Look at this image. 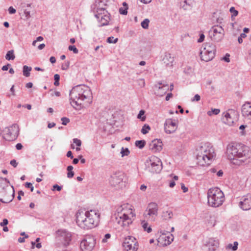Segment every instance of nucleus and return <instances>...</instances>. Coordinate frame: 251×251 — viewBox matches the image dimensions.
I'll use <instances>...</instances> for the list:
<instances>
[{"mask_svg":"<svg viewBox=\"0 0 251 251\" xmlns=\"http://www.w3.org/2000/svg\"><path fill=\"white\" fill-rule=\"evenodd\" d=\"M70 100L72 106L75 109H80L85 103L92 101V93L90 88L85 85H77L70 91Z\"/></svg>","mask_w":251,"mask_h":251,"instance_id":"obj_1","label":"nucleus"},{"mask_svg":"<svg viewBox=\"0 0 251 251\" xmlns=\"http://www.w3.org/2000/svg\"><path fill=\"white\" fill-rule=\"evenodd\" d=\"M100 217V214L96 210L78 211L76 214V222L81 228L89 229L97 226Z\"/></svg>","mask_w":251,"mask_h":251,"instance_id":"obj_2","label":"nucleus"},{"mask_svg":"<svg viewBox=\"0 0 251 251\" xmlns=\"http://www.w3.org/2000/svg\"><path fill=\"white\" fill-rule=\"evenodd\" d=\"M196 153L197 163L202 166L210 164L215 156L214 149L208 142L201 143L196 149Z\"/></svg>","mask_w":251,"mask_h":251,"instance_id":"obj_3","label":"nucleus"},{"mask_svg":"<svg viewBox=\"0 0 251 251\" xmlns=\"http://www.w3.org/2000/svg\"><path fill=\"white\" fill-rule=\"evenodd\" d=\"M126 207L125 205L118 207L114 214L115 222L122 227L131 224L132 223L131 217L135 216L131 209L126 208Z\"/></svg>","mask_w":251,"mask_h":251,"instance_id":"obj_4","label":"nucleus"},{"mask_svg":"<svg viewBox=\"0 0 251 251\" xmlns=\"http://www.w3.org/2000/svg\"><path fill=\"white\" fill-rule=\"evenodd\" d=\"M9 181L6 178L0 177V201L7 203L14 198V189L13 186L9 187Z\"/></svg>","mask_w":251,"mask_h":251,"instance_id":"obj_5","label":"nucleus"},{"mask_svg":"<svg viewBox=\"0 0 251 251\" xmlns=\"http://www.w3.org/2000/svg\"><path fill=\"white\" fill-rule=\"evenodd\" d=\"M208 204L213 207L222 205L225 200V195L218 187L209 189L207 191Z\"/></svg>","mask_w":251,"mask_h":251,"instance_id":"obj_6","label":"nucleus"},{"mask_svg":"<svg viewBox=\"0 0 251 251\" xmlns=\"http://www.w3.org/2000/svg\"><path fill=\"white\" fill-rule=\"evenodd\" d=\"M106 5L102 0H99L98 4H96L97 10L95 15V17L101 23L100 26L106 25L110 20V14L105 8L102 6Z\"/></svg>","mask_w":251,"mask_h":251,"instance_id":"obj_7","label":"nucleus"},{"mask_svg":"<svg viewBox=\"0 0 251 251\" xmlns=\"http://www.w3.org/2000/svg\"><path fill=\"white\" fill-rule=\"evenodd\" d=\"M126 175L122 172L118 171L111 175L109 182L112 186L122 189L126 187Z\"/></svg>","mask_w":251,"mask_h":251,"instance_id":"obj_8","label":"nucleus"},{"mask_svg":"<svg viewBox=\"0 0 251 251\" xmlns=\"http://www.w3.org/2000/svg\"><path fill=\"white\" fill-rule=\"evenodd\" d=\"M146 167V170L151 173H159L162 169L161 160L156 156H152L147 160Z\"/></svg>","mask_w":251,"mask_h":251,"instance_id":"obj_9","label":"nucleus"},{"mask_svg":"<svg viewBox=\"0 0 251 251\" xmlns=\"http://www.w3.org/2000/svg\"><path fill=\"white\" fill-rule=\"evenodd\" d=\"M216 47L212 43H206L203 50L200 52L201 58L202 60L208 62L211 60L215 56Z\"/></svg>","mask_w":251,"mask_h":251,"instance_id":"obj_10","label":"nucleus"},{"mask_svg":"<svg viewBox=\"0 0 251 251\" xmlns=\"http://www.w3.org/2000/svg\"><path fill=\"white\" fill-rule=\"evenodd\" d=\"M158 205L156 203H150L143 214L145 219L148 221H154L158 215Z\"/></svg>","mask_w":251,"mask_h":251,"instance_id":"obj_11","label":"nucleus"},{"mask_svg":"<svg viewBox=\"0 0 251 251\" xmlns=\"http://www.w3.org/2000/svg\"><path fill=\"white\" fill-rule=\"evenodd\" d=\"M209 34L213 40L218 42L224 38L225 31L221 26L217 25L212 27L209 31Z\"/></svg>","mask_w":251,"mask_h":251,"instance_id":"obj_12","label":"nucleus"},{"mask_svg":"<svg viewBox=\"0 0 251 251\" xmlns=\"http://www.w3.org/2000/svg\"><path fill=\"white\" fill-rule=\"evenodd\" d=\"M95 244V238L93 236L88 235L81 241L80 248L82 251H91Z\"/></svg>","mask_w":251,"mask_h":251,"instance_id":"obj_13","label":"nucleus"},{"mask_svg":"<svg viewBox=\"0 0 251 251\" xmlns=\"http://www.w3.org/2000/svg\"><path fill=\"white\" fill-rule=\"evenodd\" d=\"M19 132L18 126L17 124H14L5 130L4 138L7 141H13L17 138Z\"/></svg>","mask_w":251,"mask_h":251,"instance_id":"obj_14","label":"nucleus"},{"mask_svg":"<svg viewBox=\"0 0 251 251\" xmlns=\"http://www.w3.org/2000/svg\"><path fill=\"white\" fill-rule=\"evenodd\" d=\"M57 238L62 242V244L67 246L69 245L72 239V234L71 232L64 229L58 230L57 232Z\"/></svg>","mask_w":251,"mask_h":251,"instance_id":"obj_15","label":"nucleus"},{"mask_svg":"<svg viewBox=\"0 0 251 251\" xmlns=\"http://www.w3.org/2000/svg\"><path fill=\"white\" fill-rule=\"evenodd\" d=\"M237 112L233 109H228L223 113L222 120L226 124L231 126L234 123L233 115H236Z\"/></svg>","mask_w":251,"mask_h":251,"instance_id":"obj_16","label":"nucleus"},{"mask_svg":"<svg viewBox=\"0 0 251 251\" xmlns=\"http://www.w3.org/2000/svg\"><path fill=\"white\" fill-rule=\"evenodd\" d=\"M240 149V144L229 145L227 148V156L229 160H234L237 158L238 151Z\"/></svg>","mask_w":251,"mask_h":251,"instance_id":"obj_17","label":"nucleus"},{"mask_svg":"<svg viewBox=\"0 0 251 251\" xmlns=\"http://www.w3.org/2000/svg\"><path fill=\"white\" fill-rule=\"evenodd\" d=\"M177 128V125L175 120L167 119L164 123V130L166 133L171 134L174 132Z\"/></svg>","mask_w":251,"mask_h":251,"instance_id":"obj_18","label":"nucleus"},{"mask_svg":"<svg viewBox=\"0 0 251 251\" xmlns=\"http://www.w3.org/2000/svg\"><path fill=\"white\" fill-rule=\"evenodd\" d=\"M239 206L243 210L247 211L251 209V195L248 194L242 198L239 203Z\"/></svg>","mask_w":251,"mask_h":251,"instance_id":"obj_19","label":"nucleus"},{"mask_svg":"<svg viewBox=\"0 0 251 251\" xmlns=\"http://www.w3.org/2000/svg\"><path fill=\"white\" fill-rule=\"evenodd\" d=\"M160 233L162 235L158 238V242L161 243L163 245H167L170 244L173 241V236L172 234L170 235L166 236L165 231H160Z\"/></svg>","mask_w":251,"mask_h":251,"instance_id":"obj_20","label":"nucleus"},{"mask_svg":"<svg viewBox=\"0 0 251 251\" xmlns=\"http://www.w3.org/2000/svg\"><path fill=\"white\" fill-rule=\"evenodd\" d=\"M251 155V151L248 147L240 144V149L238 151L237 158L243 157H250Z\"/></svg>","mask_w":251,"mask_h":251,"instance_id":"obj_21","label":"nucleus"},{"mask_svg":"<svg viewBox=\"0 0 251 251\" xmlns=\"http://www.w3.org/2000/svg\"><path fill=\"white\" fill-rule=\"evenodd\" d=\"M149 147L153 152L159 151L162 149V143L160 140L156 139L151 141Z\"/></svg>","mask_w":251,"mask_h":251,"instance_id":"obj_22","label":"nucleus"},{"mask_svg":"<svg viewBox=\"0 0 251 251\" xmlns=\"http://www.w3.org/2000/svg\"><path fill=\"white\" fill-rule=\"evenodd\" d=\"M242 113L243 116L251 119V102H246L242 106Z\"/></svg>","mask_w":251,"mask_h":251,"instance_id":"obj_23","label":"nucleus"},{"mask_svg":"<svg viewBox=\"0 0 251 251\" xmlns=\"http://www.w3.org/2000/svg\"><path fill=\"white\" fill-rule=\"evenodd\" d=\"M155 87L158 88L157 94L161 96L165 94L169 90V86L168 84H163L162 82H158Z\"/></svg>","mask_w":251,"mask_h":251,"instance_id":"obj_24","label":"nucleus"},{"mask_svg":"<svg viewBox=\"0 0 251 251\" xmlns=\"http://www.w3.org/2000/svg\"><path fill=\"white\" fill-rule=\"evenodd\" d=\"M174 60V57L169 52H165L162 58V61L166 66H173Z\"/></svg>","mask_w":251,"mask_h":251,"instance_id":"obj_25","label":"nucleus"},{"mask_svg":"<svg viewBox=\"0 0 251 251\" xmlns=\"http://www.w3.org/2000/svg\"><path fill=\"white\" fill-rule=\"evenodd\" d=\"M193 0H183L180 2V6L184 10H189L192 7Z\"/></svg>","mask_w":251,"mask_h":251,"instance_id":"obj_26","label":"nucleus"},{"mask_svg":"<svg viewBox=\"0 0 251 251\" xmlns=\"http://www.w3.org/2000/svg\"><path fill=\"white\" fill-rule=\"evenodd\" d=\"M218 243L214 240L213 239H210L207 246H208V249L209 251H214L217 248Z\"/></svg>","mask_w":251,"mask_h":251,"instance_id":"obj_27","label":"nucleus"},{"mask_svg":"<svg viewBox=\"0 0 251 251\" xmlns=\"http://www.w3.org/2000/svg\"><path fill=\"white\" fill-rule=\"evenodd\" d=\"M123 246L126 251H136L138 249V245L132 246V245L129 244L126 245V243H123Z\"/></svg>","mask_w":251,"mask_h":251,"instance_id":"obj_28","label":"nucleus"},{"mask_svg":"<svg viewBox=\"0 0 251 251\" xmlns=\"http://www.w3.org/2000/svg\"><path fill=\"white\" fill-rule=\"evenodd\" d=\"M173 213L171 210H167L163 211L162 213V217L164 220L168 221L172 218Z\"/></svg>","mask_w":251,"mask_h":251,"instance_id":"obj_29","label":"nucleus"},{"mask_svg":"<svg viewBox=\"0 0 251 251\" xmlns=\"http://www.w3.org/2000/svg\"><path fill=\"white\" fill-rule=\"evenodd\" d=\"M123 243H126V245L129 244H131L132 246L138 245L135 238L134 237L130 236H128L126 238Z\"/></svg>","mask_w":251,"mask_h":251,"instance_id":"obj_30","label":"nucleus"},{"mask_svg":"<svg viewBox=\"0 0 251 251\" xmlns=\"http://www.w3.org/2000/svg\"><path fill=\"white\" fill-rule=\"evenodd\" d=\"M15 56L13 50H10L7 51L5 55V59L7 60H14Z\"/></svg>","mask_w":251,"mask_h":251,"instance_id":"obj_31","label":"nucleus"},{"mask_svg":"<svg viewBox=\"0 0 251 251\" xmlns=\"http://www.w3.org/2000/svg\"><path fill=\"white\" fill-rule=\"evenodd\" d=\"M32 68L30 67L25 65L23 67V75L26 77H28L30 75V72Z\"/></svg>","mask_w":251,"mask_h":251,"instance_id":"obj_32","label":"nucleus"},{"mask_svg":"<svg viewBox=\"0 0 251 251\" xmlns=\"http://www.w3.org/2000/svg\"><path fill=\"white\" fill-rule=\"evenodd\" d=\"M142 227L145 231H147L148 233H150L152 231V229L150 226L148 227V224L145 221V220L142 221Z\"/></svg>","mask_w":251,"mask_h":251,"instance_id":"obj_33","label":"nucleus"},{"mask_svg":"<svg viewBox=\"0 0 251 251\" xmlns=\"http://www.w3.org/2000/svg\"><path fill=\"white\" fill-rule=\"evenodd\" d=\"M145 113V110H141L137 115V118L140 119L142 122L145 121L146 119V117L144 115Z\"/></svg>","mask_w":251,"mask_h":251,"instance_id":"obj_34","label":"nucleus"},{"mask_svg":"<svg viewBox=\"0 0 251 251\" xmlns=\"http://www.w3.org/2000/svg\"><path fill=\"white\" fill-rule=\"evenodd\" d=\"M146 144V142L144 140H137L135 142V145L136 147L140 149H143Z\"/></svg>","mask_w":251,"mask_h":251,"instance_id":"obj_35","label":"nucleus"},{"mask_svg":"<svg viewBox=\"0 0 251 251\" xmlns=\"http://www.w3.org/2000/svg\"><path fill=\"white\" fill-rule=\"evenodd\" d=\"M150 129L151 127L150 126L147 124H145L141 129V132L143 134H146L149 132Z\"/></svg>","mask_w":251,"mask_h":251,"instance_id":"obj_36","label":"nucleus"},{"mask_svg":"<svg viewBox=\"0 0 251 251\" xmlns=\"http://www.w3.org/2000/svg\"><path fill=\"white\" fill-rule=\"evenodd\" d=\"M121 153L122 154V157H124L125 156H128L130 153V151L128 148H124L122 147L121 151Z\"/></svg>","mask_w":251,"mask_h":251,"instance_id":"obj_37","label":"nucleus"},{"mask_svg":"<svg viewBox=\"0 0 251 251\" xmlns=\"http://www.w3.org/2000/svg\"><path fill=\"white\" fill-rule=\"evenodd\" d=\"M238 243L236 241L234 242L233 245L231 244H229L227 245V248L228 249H232V251H235L237 250L238 248Z\"/></svg>","mask_w":251,"mask_h":251,"instance_id":"obj_38","label":"nucleus"},{"mask_svg":"<svg viewBox=\"0 0 251 251\" xmlns=\"http://www.w3.org/2000/svg\"><path fill=\"white\" fill-rule=\"evenodd\" d=\"M194 69L190 66H188L184 69V72L189 75L193 74Z\"/></svg>","mask_w":251,"mask_h":251,"instance_id":"obj_39","label":"nucleus"},{"mask_svg":"<svg viewBox=\"0 0 251 251\" xmlns=\"http://www.w3.org/2000/svg\"><path fill=\"white\" fill-rule=\"evenodd\" d=\"M150 20L148 19H145L141 23V26L144 29H148L149 27V24Z\"/></svg>","mask_w":251,"mask_h":251,"instance_id":"obj_40","label":"nucleus"},{"mask_svg":"<svg viewBox=\"0 0 251 251\" xmlns=\"http://www.w3.org/2000/svg\"><path fill=\"white\" fill-rule=\"evenodd\" d=\"M229 11L232 13L231 18H232L233 17L237 16L238 14V11L236 10L234 7H230Z\"/></svg>","mask_w":251,"mask_h":251,"instance_id":"obj_41","label":"nucleus"},{"mask_svg":"<svg viewBox=\"0 0 251 251\" xmlns=\"http://www.w3.org/2000/svg\"><path fill=\"white\" fill-rule=\"evenodd\" d=\"M70 66V61H66L63 63H62L61 66V69L63 70H67L69 68Z\"/></svg>","mask_w":251,"mask_h":251,"instance_id":"obj_42","label":"nucleus"},{"mask_svg":"<svg viewBox=\"0 0 251 251\" xmlns=\"http://www.w3.org/2000/svg\"><path fill=\"white\" fill-rule=\"evenodd\" d=\"M118 38H114L113 37H109L107 39V42L109 43H116L118 41Z\"/></svg>","mask_w":251,"mask_h":251,"instance_id":"obj_43","label":"nucleus"},{"mask_svg":"<svg viewBox=\"0 0 251 251\" xmlns=\"http://www.w3.org/2000/svg\"><path fill=\"white\" fill-rule=\"evenodd\" d=\"M127 8L121 7L119 9V12L121 14L126 15L127 13Z\"/></svg>","mask_w":251,"mask_h":251,"instance_id":"obj_44","label":"nucleus"},{"mask_svg":"<svg viewBox=\"0 0 251 251\" xmlns=\"http://www.w3.org/2000/svg\"><path fill=\"white\" fill-rule=\"evenodd\" d=\"M61 120L62 121V124L64 126L67 125V124L70 122V119L67 117H62Z\"/></svg>","mask_w":251,"mask_h":251,"instance_id":"obj_45","label":"nucleus"},{"mask_svg":"<svg viewBox=\"0 0 251 251\" xmlns=\"http://www.w3.org/2000/svg\"><path fill=\"white\" fill-rule=\"evenodd\" d=\"M220 112V109H212V111H208L207 114L208 115L210 116L211 115V113H213L215 115L218 114Z\"/></svg>","mask_w":251,"mask_h":251,"instance_id":"obj_46","label":"nucleus"},{"mask_svg":"<svg viewBox=\"0 0 251 251\" xmlns=\"http://www.w3.org/2000/svg\"><path fill=\"white\" fill-rule=\"evenodd\" d=\"M68 49L70 50L73 51L75 53L78 52V50L75 46H69Z\"/></svg>","mask_w":251,"mask_h":251,"instance_id":"obj_47","label":"nucleus"},{"mask_svg":"<svg viewBox=\"0 0 251 251\" xmlns=\"http://www.w3.org/2000/svg\"><path fill=\"white\" fill-rule=\"evenodd\" d=\"M246 37V35L245 34V33H241L238 38V41L239 43H242L243 42V38H245Z\"/></svg>","mask_w":251,"mask_h":251,"instance_id":"obj_48","label":"nucleus"},{"mask_svg":"<svg viewBox=\"0 0 251 251\" xmlns=\"http://www.w3.org/2000/svg\"><path fill=\"white\" fill-rule=\"evenodd\" d=\"M73 142L75 144L77 147H80L81 145V141L77 138H74L73 139Z\"/></svg>","mask_w":251,"mask_h":251,"instance_id":"obj_49","label":"nucleus"},{"mask_svg":"<svg viewBox=\"0 0 251 251\" xmlns=\"http://www.w3.org/2000/svg\"><path fill=\"white\" fill-rule=\"evenodd\" d=\"M25 187L27 188H30L31 192L33 191L34 187L32 186V184L30 182H26L25 184Z\"/></svg>","mask_w":251,"mask_h":251,"instance_id":"obj_50","label":"nucleus"},{"mask_svg":"<svg viewBox=\"0 0 251 251\" xmlns=\"http://www.w3.org/2000/svg\"><path fill=\"white\" fill-rule=\"evenodd\" d=\"M111 237V235L109 233H107L104 235V238L102 240V243H106L107 239H109Z\"/></svg>","mask_w":251,"mask_h":251,"instance_id":"obj_51","label":"nucleus"},{"mask_svg":"<svg viewBox=\"0 0 251 251\" xmlns=\"http://www.w3.org/2000/svg\"><path fill=\"white\" fill-rule=\"evenodd\" d=\"M200 99H201L200 96L198 94H196L195 95V96L193 97V98L191 99V101H198L200 100Z\"/></svg>","mask_w":251,"mask_h":251,"instance_id":"obj_52","label":"nucleus"},{"mask_svg":"<svg viewBox=\"0 0 251 251\" xmlns=\"http://www.w3.org/2000/svg\"><path fill=\"white\" fill-rule=\"evenodd\" d=\"M24 14L26 19H28L30 18V12L29 11H27L26 9L24 10Z\"/></svg>","mask_w":251,"mask_h":251,"instance_id":"obj_53","label":"nucleus"},{"mask_svg":"<svg viewBox=\"0 0 251 251\" xmlns=\"http://www.w3.org/2000/svg\"><path fill=\"white\" fill-rule=\"evenodd\" d=\"M62 189V187L58 185L57 184H54L53 186V189H52V191H54L55 190H56L58 191H61Z\"/></svg>","mask_w":251,"mask_h":251,"instance_id":"obj_54","label":"nucleus"},{"mask_svg":"<svg viewBox=\"0 0 251 251\" xmlns=\"http://www.w3.org/2000/svg\"><path fill=\"white\" fill-rule=\"evenodd\" d=\"M8 12L10 14H15L16 12V10L15 8H14L12 6H10L8 8Z\"/></svg>","mask_w":251,"mask_h":251,"instance_id":"obj_55","label":"nucleus"},{"mask_svg":"<svg viewBox=\"0 0 251 251\" xmlns=\"http://www.w3.org/2000/svg\"><path fill=\"white\" fill-rule=\"evenodd\" d=\"M223 60L226 61V62H229V54L228 53H226V55L223 58Z\"/></svg>","mask_w":251,"mask_h":251,"instance_id":"obj_56","label":"nucleus"},{"mask_svg":"<svg viewBox=\"0 0 251 251\" xmlns=\"http://www.w3.org/2000/svg\"><path fill=\"white\" fill-rule=\"evenodd\" d=\"M8 221L7 219H4L2 221V222L0 223V226H6L8 224Z\"/></svg>","mask_w":251,"mask_h":251,"instance_id":"obj_57","label":"nucleus"},{"mask_svg":"<svg viewBox=\"0 0 251 251\" xmlns=\"http://www.w3.org/2000/svg\"><path fill=\"white\" fill-rule=\"evenodd\" d=\"M74 176V172L72 171H68L67 177L69 178L73 177Z\"/></svg>","mask_w":251,"mask_h":251,"instance_id":"obj_58","label":"nucleus"},{"mask_svg":"<svg viewBox=\"0 0 251 251\" xmlns=\"http://www.w3.org/2000/svg\"><path fill=\"white\" fill-rule=\"evenodd\" d=\"M204 37H205L204 35L203 34H201L200 35L199 39L198 40V42L201 43V42H203L204 39Z\"/></svg>","mask_w":251,"mask_h":251,"instance_id":"obj_59","label":"nucleus"},{"mask_svg":"<svg viewBox=\"0 0 251 251\" xmlns=\"http://www.w3.org/2000/svg\"><path fill=\"white\" fill-rule=\"evenodd\" d=\"M10 164L14 167H16L17 166L18 163L16 162L15 160L13 159L11 160Z\"/></svg>","mask_w":251,"mask_h":251,"instance_id":"obj_60","label":"nucleus"},{"mask_svg":"<svg viewBox=\"0 0 251 251\" xmlns=\"http://www.w3.org/2000/svg\"><path fill=\"white\" fill-rule=\"evenodd\" d=\"M181 187L184 193H186L188 191V188L186 187L184 184H181Z\"/></svg>","mask_w":251,"mask_h":251,"instance_id":"obj_61","label":"nucleus"},{"mask_svg":"<svg viewBox=\"0 0 251 251\" xmlns=\"http://www.w3.org/2000/svg\"><path fill=\"white\" fill-rule=\"evenodd\" d=\"M10 66V64H7V65L2 66L1 70L2 71H7L8 69V68Z\"/></svg>","mask_w":251,"mask_h":251,"instance_id":"obj_62","label":"nucleus"},{"mask_svg":"<svg viewBox=\"0 0 251 251\" xmlns=\"http://www.w3.org/2000/svg\"><path fill=\"white\" fill-rule=\"evenodd\" d=\"M23 145L21 143H18L16 145V149L18 150H20L23 148Z\"/></svg>","mask_w":251,"mask_h":251,"instance_id":"obj_63","label":"nucleus"},{"mask_svg":"<svg viewBox=\"0 0 251 251\" xmlns=\"http://www.w3.org/2000/svg\"><path fill=\"white\" fill-rule=\"evenodd\" d=\"M54 81H59L60 79V75L58 74H55L54 75Z\"/></svg>","mask_w":251,"mask_h":251,"instance_id":"obj_64","label":"nucleus"}]
</instances>
